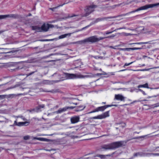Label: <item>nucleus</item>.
<instances>
[{
	"mask_svg": "<svg viewBox=\"0 0 159 159\" xmlns=\"http://www.w3.org/2000/svg\"><path fill=\"white\" fill-rule=\"evenodd\" d=\"M66 78L68 79L77 78H83L87 77L80 74H71L68 73L65 74Z\"/></svg>",
	"mask_w": 159,
	"mask_h": 159,
	"instance_id": "f257e3e1",
	"label": "nucleus"
},
{
	"mask_svg": "<svg viewBox=\"0 0 159 159\" xmlns=\"http://www.w3.org/2000/svg\"><path fill=\"white\" fill-rule=\"evenodd\" d=\"M158 5H159V3L150 4H147L138 8L135 10L133 11L132 12H134L139 11L146 10L148 8H152L154 7H156Z\"/></svg>",
	"mask_w": 159,
	"mask_h": 159,
	"instance_id": "f03ea898",
	"label": "nucleus"
},
{
	"mask_svg": "<svg viewBox=\"0 0 159 159\" xmlns=\"http://www.w3.org/2000/svg\"><path fill=\"white\" fill-rule=\"evenodd\" d=\"M106 37H100L98 38L96 36H92L86 39L83 41L84 42H95L105 39Z\"/></svg>",
	"mask_w": 159,
	"mask_h": 159,
	"instance_id": "7ed1b4c3",
	"label": "nucleus"
},
{
	"mask_svg": "<svg viewBox=\"0 0 159 159\" xmlns=\"http://www.w3.org/2000/svg\"><path fill=\"white\" fill-rule=\"evenodd\" d=\"M112 149L117 148L119 147L124 146L126 142L124 141H119L111 143Z\"/></svg>",
	"mask_w": 159,
	"mask_h": 159,
	"instance_id": "20e7f679",
	"label": "nucleus"
},
{
	"mask_svg": "<svg viewBox=\"0 0 159 159\" xmlns=\"http://www.w3.org/2000/svg\"><path fill=\"white\" fill-rule=\"evenodd\" d=\"M109 116V111H108L101 115L93 117L92 119H104L107 117H108Z\"/></svg>",
	"mask_w": 159,
	"mask_h": 159,
	"instance_id": "39448f33",
	"label": "nucleus"
},
{
	"mask_svg": "<svg viewBox=\"0 0 159 159\" xmlns=\"http://www.w3.org/2000/svg\"><path fill=\"white\" fill-rule=\"evenodd\" d=\"M53 27L52 25L48 24H44L42 25L41 28L42 32H46L48 31L49 28H52Z\"/></svg>",
	"mask_w": 159,
	"mask_h": 159,
	"instance_id": "423d86ee",
	"label": "nucleus"
},
{
	"mask_svg": "<svg viewBox=\"0 0 159 159\" xmlns=\"http://www.w3.org/2000/svg\"><path fill=\"white\" fill-rule=\"evenodd\" d=\"M96 7V6L94 5L86 7L85 9V11L88 14H89L93 11Z\"/></svg>",
	"mask_w": 159,
	"mask_h": 159,
	"instance_id": "0eeeda50",
	"label": "nucleus"
},
{
	"mask_svg": "<svg viewBox=\"0 0 159 159\" xmlns=\"http://www.w3.org/2000/svg\"><path fill=\"white\" fill-rule=\"evenodd\" d=\"M112 149L111 144L107 145H104L101 147L100 149L101 151H102L105 150Z\"/></svg>",
	"mask_w": 159,
	"mask_h": 159,
	"instance_id": "6e6552de",
	"label": "nucleus"
},
{
	"mask_svg": "<svg viewBox=\"0 0 159 159\" xmlns=\"http://www.w3.org/2000/svg\"><path fill=\"white\" fill-rule=\"evenodd\" d=\"M70 120L72 123H76L79 121L80 117L78 116L73 117L71 118Z\"/></svg>",
	"mask_w": 159,
	"mask_h": 159,
	"instance_id": "1a4fd4ad",
	"label": "nucleus"
},
{
	"mask_svg": "<svg viewBox=\"0 0 159 159\" xmlns=\"http://www.w3.org/2000/svg\"><path fill=\"white\" fill-rule=\"evenodd\" d=\"M115 99L117 100L122 101L124 100L125 98L122 95L118 94L115 95Z\"/></svg>",
	"mask_w": 159,
	"mask_h": 159,
	"instance_id": "9d476101",
	"label": "nucleus"
},
{
	"mask_svg": "<svg viewBox=\"0 0 159 159\" xmlns=\"http://www.w3.org/2000/svg\"><path fill=\"white\" fill-rule=\"evenodd\" d=\"M33 139H37V140H39L42 141H45L48 142L51 141V140L49 139L43 138L34 137V138Z\"/></svg>",
	"mask_w": 159,
	"mask_h": 159,
	"instance_id": "9b49d317",
	"label": "nucleus"
},
{
	"mask_svg": "<svg viewBox=\"0 0 159 159\" xmlns=\"http://www.w3.org/2000/svg\"><path fill=\"white\" fill-rule=\"evenodd\" d=\"M29 122H19L17 123L16 121H15L14 125H16L19 126H22L25 125L26 124H28Z\"/></svg>",
	"mask_w": 159,
	"mask_h": 159,
	"instance_id": "f8f14e48",
	"label": "nucleus"
},
{
	"mask_svg": "<svg viewBox=\"0 0 159 159\" xmlns=\"http://www.w3.org/2000/svg\"><path fill=\"white\" fill-rule=\"evenodd\" d=\"M32 29L38 32H42L41 28L37 26H33L32 27Z\"/></svg>",
	"mask_w": 159,
	"mask_h": 159,
	"instance_id": "ddd939ff",
	"label": "nucleus"
},
{
	"mask_svg": "<svg viewBox=\"0 0 159 159\" xmlns=\"http://www.w3.org/2000/svg\"><path fill=\"white\" fill-rule=\"evenodd\" d=\"M112 156L111 155H97V156L100 158L101 159H105L107 157H111Z\"/></svg>",
	"mask_w": 159,
	"mask_h": 159,
	"instance_id": "4468645a",
	"label": "nucleus"
},
{
	"mask_svg": "<svg viewBox=\"0 0 159 159\" xmlns=\"http://www.w3.org/2000/svg\"><path fill=\"white\" fill-rule=\"evenodd\" d=\"M71 34V33H68V34H64L61 35L60 36L58 37V39H62L66 38L68 37H70V36Z\"/></svg>",
	"mask_w": 159,
	"mask_h": 159,
	"instance_id": "2eb2a0df",
	"label": "nucleus"
},
{
	"mask_svg": "<svg viewBox=\"0 0 159 159\" xmlns=\"http://www.w3.org/2000/svg\"><path fill=\"white\" fill-rule=\"evenodd\" d=\"M106 109V107L104 106H101L98 107L95 109L96 111L98 112L99 111H103Z\"/></svg>",
	"mask_w": 159,
	"mask_h": 159,
	"instance_id": "dca6fc26",
	"label": "nucleus"
},
{
	"mask_svg": "<svg viewBox=\"0 0 159 159\" xmlns=\"http://www.w3.org/2000/svg\"><path fill=\"white\" fill-rule=\"evenodd\" d=\"M2 120H0V123L3 122L5 123H7L9 121V120L7 119L4 116H2Z\"/></svg>",
	"mask_w": 159,
	"mask_h": 159,
	"instance_id": "f3484780",
	"label": "nucleus"
},
{
	"mask_svg": "<svg viewBox=\"0 0 159 159\" xmlns=\"http://www.w3.org/2000/svg\"><path fill=\"white\" fill-rule=\"evenodd\" d=\"M138 87V88H140L141 87L145 88H149L148 86V84L147 83H146L143 85H139Z\"/></svg>",
	"mask_w": 159,
	"mask_h": 159,
	"instance_id": "a211bd4d",
	"label": "nucleus"
},
{
	"mask_svg": "<svg viewBox=\"0 0 159 159\" xmlns=\"http://www.w3.org/2000/svg\"><path fill=\"white\" fill-rule=\"evenodd\" d=\"M105 106V107H106V109L107 107H111L112 106L116 107V106H117V105H107L106 106Z\"/></svg>",
	"mask_w": 159,
	"mask_h": 159,
	"instance_id": "6ab92c4d",
	"label": "nucleus"
},
{
	"mask_svg": "<svg viewBox=\"0 0 159 159\" xmlns=\"http://www.w3.org/2000/svg\"><path fill=\"white\" fill-rule=\"evenodd\" d=\"M8 17V16L7 15H0V19H3L6 18Z\"/></svg>",
	"mask_w": 159,
	"mask_h": 159,
	"instance_id": "aec40b11",
	"label": "nucleus"
},
{
	"mask_svg": "<svg viewBox=\"0 0 159 159\" xmlns=\"http://www.w3.org/2000/svg\"><path fill=\"white\" fill-rule=\"evenodd\" d=\"M122 34L123 35L125 36H128L132 34H131L127 33H124V32L122 33Z\"/></svg>",
	"mask_w": 159,
	"mask_h": 159,
	"instance_id": "412c9836",
	"label": "nucleus"
},
{
	"mask_svg": "<svg viewBox=\"0 0 159 159\" xmlns=\"http://www.w3.org/2000/svg\"><path fill=\"white\" fill-rule=\"evenodd\" d=\"M133 62H130L129 63H126L124 65V67L129 66V65H130L132 63H133Z\"/></svg>",
	"mask_w": 159,
	"mask_h": 159,
	"instance_id": "4be33fe9",
	"label": "nucleus"
},
{
	"mask_svg": "<svg viewBox=\"0 0 159 159\" xmlns=\"http://www.w3.org/2000/svg\"><path fill=\"white\" fill-rule=\"evenodd\" d=\"M141 48H131V50H137L139 49H141Z\"/></svg>",
	"mask_w": 159,
	"mask_h": 159,
	"instance_id": "5701e85b",
	"label": "nucleus"
},
{
	"mask_svg": "<svg viewBox=\"0 0 159 159\" xmlns=\"http://www.w3.org/2000/svg\"><path fill=\"white\" fill-rule=\"evenodd\" d=\"M119 46V45H116V46H110V48H112L113 49H117V48Z\"/></svg>",
	"mask_w": 159,
	"mask_h": 159,
	"instance_id": "b1692460",
	"label": "nucleus"
},
{
	"mask_svg": "<svg viewBox=\"0 0 159 159\" xmlns=\"http://www.w3.org/2000/svg\"><path fill=\"white\" fill-rule=\"evenodd\" d=\"M79 107L80 108V109L79 110L81 111L84 109V108H85V107L83 106H79Z\"/></svg>",
	"mask_w": 159,
	"mask_h": 159,
	"instance_id": "393cba45",
	"label": "nucleus"
},
{
	"mask_svg": "<svg viewBox=\"0 0 159 159\" xmlns=\"http://www.w3.org/2000/svg\"><path fill=\"white\" fill-rule=\"evenodd\" d=\"M147 43H143V42H141V43H135L134 44H145Z\"/></svg>",
	"mask_w": 159,
	"mask_h": 159,
	"instance_id": "a878e982",
	"label": "nucleus"
},
{
	"mask_svg": "<svg viewBox=\"0 0 159 159\" xmlns=\"http://www.w3.org/2000/svg\"><path fill=\"white\" fill-rule=\"evenodd\" d=\"M125 51H129L131 50V48H125Z\"/></svg>",
	"mask_w": 159,
	"mask_h": 159,
	"instance_id": "bb28decb",
	"label": "nucleus"
},
{
	"mask_svg": "<svg viewBox=\"0 0 159 159\" xmlns=\"http://www.w3.org/2000/svg\"><path fill=\"white\" fill-rule=\"evenodd\" d=\"M24 139L25 140H27L29 139V137L28 136H25L24 137Z\"/></svg>",
	"mask_w": 159,
	"mask_h": 159,
	"instance_id": "cd10ccee",
	"label": "nucleus"
},
{
	"mask_svg": "<svg viewBox=\"0 0 159 159\" xmlns=\"http://www.w3.org/2000/svg\"><path fill=\"white\" fill-rule=\"evenodd\" d=\"M96 112V111L95 109V110H94L93 111H91V112H88V114H90V113H94V112Z\"/></svg>",
	"mask_w": 159,
	"mask_h": 159,
	"instance_id": "c85d7f7f",
	"label": "nucleus"
},
{
	"mask_svg": "<svg viewBox=\"0 0 159 159\" xmlns=\"http://www.w3.org/2000/svg\"><path fill=\"white\" fill-rule=\"evenodd\" d=\"M20 117L21 119H23V120H26V119L24 117H23L22 116H21Z\"/></svg>",
	"mask_w": 159,
	"mask_h": 159,
	"instance_id": "c756f323",
	"label": "nucleus"
},
{
	"mask_svg": "<svg viewBox=\"0 0 159 159\" xmlns=\"http://www.w3.org/2000/svg\"><path fill=\"white\" fill-rule=\"evenodd\" d=\"M112 32H113L112 31L107 32L106 33V34H110Z\"/></svg>",
	"mask_w": 159,
	"mask_h": 159,
	"instance_id": "7c9ffc66",
	"label": "nucleus"
},
{
	"mask_svg": "<svg viewBox=\"0 0 159 159\" xmlns=\"http://www.w3.org/2000/svg\"><path fill=\"white\" fill-rule=\"evenodd\" d=\"M119 50H122V51H125V48H118Z\"/></svg>",
	"mask_w": 159,
	"mask_h": 159,
	"instance_id": "2f4dec72",
	"label": "nucleus"
},
{
	"mask_svg": "<svg viewBox=\"0 0 159 159\" xmlns=\"http://www.w3.org/2000/svg\"><path fill=\"white\" fill-rule=\"evenodd\" d=\"M66 109H65V108H63L62 110H61V112H62V111H66Z\"/></svg>",
	"mask_w": 159,
	"mask_h": 159,
	"instance_id": "473e14b6",
	"label": "nucleus"
},
{
	"mask_svg": "<svg viewBox=\"0 0 159 159\" xmlns=\"http://www.w3.org/2000/svg\"><path fill=\"white\" fill-rule=\"evenodd\" d=\"M156 105L155 106V107H158L159 106V103L156 104Z\"/></svg>",
	"mask_w": 159,
	"mask_h": 159,
	"instance_id": "72a5a7b5",
	"label": "nucleus"
},
{
	"mask_svg": "<svg viewBox=\"0 0 159 159\" xmlns=\"http://www.w3.org/2000/svg\"><path fill=\"white\" fill-rule=\"evenodd\" d=\"M140 28H141L140 30H143L144 29V28L143 27H141Z\"/></svg>",
	"mask_w": 159,
	"mask_h": 159,
	"instance_id": "f704fd0d",
	"label": "nucleus"
},
{
	"mask_svg": "<svg viewBox=\"0 0 159 159\" xmlns=\"http://www.w3.org/2000/svg\"><path fill=\"white\" fill-rule=\"evenodd\" d=\"M47 135H47V134H41L39 135V136H47Z\"/></svg>",
	"mask_w": 159,
	"mask_h": 159,
	"instance_id": "c9c22d12",
	"label": "nucleus"
},
{
	"mask_svg": "<svg viewBox=\"0 0 159 159\" xmlns=\"http://www.w3.org/2000/svg\"><path fill=\"white\" fill-rule=\"evenodd\" d=\"M114 36H115L114 35H112L108 37H109V38H113V37H114Z\"/></svg>",
	"mask_w": 159,
	"mask_h": 159,
	"instance_id": "e433bc0d",
	"label": "nucleus"
},
{
	"mask_svg": "<svg viewBox=\"0 0 159 159\" xmlns=\"http://www.w3.org/2000/svg\"><path fill=\"white\" fill-rule=\"evenodd\" d=\"M124 29V28H120L116 30H114V31H116V30H120V29Z\"/></svg>",
	"mask_w": 159,
	"mask_h": 159,
	"instance_id": "4c0bfd02",
	"label": "nucleus"
},
{
	"mask_svg": "<svg viewBox=\"0 0 159 159\" xmlns=\"http://www.w3.org/2000/svg\"><path fill=\"white\" fill-rule=\"evenodd\" d=\"M154 154L156 156H159V153H155Z\"/></svg>",
	"mask_w": 159,
	"mask_h": 159,
	"instance_id": "58836bf2",
	"label": "nucleus"
},
{
	"mask_svg": "<svg viewBox=\"0 0 159 159\" xmlns=\"http://www.w3.org/2000/svg\"><path fill=\"white\" fill-rule=\"evenodd\" d=\"M149 70V69H145V70H143V71H148V70Z\"/></svg>",
	"mask_w": 159,
	"mask_h": 159,
	"instance_id": "ea45409f",
	"label": "nucleus"
},
{
	"mask_svg": "<svg viewBox=\"0 0 159 159\" xmlns=\"http://www.w3.org/2000/svg\"><path fill=\"white\" fill-rule=\"evenodd\" d=\"M73 107H67V109H68V108H71V109H73Z\"/></svg>",
	"mask_w": 159,
	"mask_h": 159,
	"instance_id": "a19ab883",
	"label": "nucleus"
},
{
	"mask_svg": "<svg viewBox=\"0 0 159 159\" xmlns=\"http://www.w3.org/2000/svg\"><path fill=\"white\" fill-rule=\"evenodd\" d=\"M77 138V136H75L74 138Z\"/></svg>",
	"mask_w": 159,
	"mask_h": 159,
	"instance_id": "79ce46f5",
	"label": "nucleus"
},
{
	"mask_svg": "<svg viewBox=\"0 0 159 159\" xmlns=\"http://www.w3.org/2000/svg\"><path fill=\"white\" fill-rule=\"evenodd\" d=\"M46 151H49V150H46Z\"/></svg>",
	"mask_w": 159,
	"mask_h": 159,
	"instance_id": "37998d69",
	"label": "nucleus"
},
{
	"mask_svg": "<svg viewBox=\"0 0 159 159\" xmlns=\"http://www.w3.org/2000/svg\"><path fill=\"white\" fill-rule=\"evenodd\" d=\"M1 97V96L0 95V98Z\"/></svg>",
	"mask_w": 159,
	"mask_h": 159,
	"instance_id": "c03bdc74",
	"label": "nucleus"
},
{
	"mask_svg": "<svg viewBox=\"0 0 159 159\" xmlns=\"http://www.w3.org/2000/svg\"><path fill=\"white\" fill-rule=\"evenodd\" d=\"M1 116H0V117H1Z\"/></svg>",
	"mask_w": 159,
	"mask_h": 159,
	"instance_id": "a18cd8bd",
	"label": "nucleus"
}]
</instances>
